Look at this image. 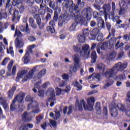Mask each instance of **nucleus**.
<instances>
[{"mask_svg": "<svg viewBox=\"0 0 130 130\" xmlns=\"http://www.w3.org/2000/svg\"><path fill=\"white\" fill-rule=\"evenodd\" d=\"M91 13H92V9L90 7H87L85 8L82 12V15L83 16H80L79 15H75V17H72V18H75V22H74L70 26L69 31L73 32L76 31V27L78 25V23H85L86 22V19L88 20L89 16H91Z\"/></svg>", "mask_w": 130, "mask_h": 130, "instance_id": "obj_1", "label": "nucleus"}, {"mask_svg": "<svg viewBox=\"0 0 130 130\" xmlns=\"http://www.w3.org/2000/svg\"><path fill=\"white\" fill-rule=\"evenodd\" d=\"M87 105L85 103V101L81 100L79 102L78 100L76 101V110L82 111L83 107L85 110L93 111L94 110V104H95V99L93 97L89 98L87 100Z\"/></svg>", "mask_w": 130, "mask_h": 130, "instance_id": "obj_2", "label": "nucleus"}, {"mask_svg": "<svg viewBox=\"0 0 130 130\" xmlns=\"http://www.w3.org/2000/svg\"><path fill=\"white\" fill-rule=\"evenodd\" d=\"M89 48L90 47L88 45H85L82 47L81 45L79 44L74 46L73 47V49L76 52H79V51H80V57L83 59H87V58L90 57V50H89Z\"/></svg>", "mask_w": 130, "mask_h": 130, "instance_id": "obj_3", "label": "nucleus"}, {"mask_svg": "<svg viewBox=\"0 0 130 130\" xmlns=\"http://www.w3.org/2000/svg\"><path fill=\"white\" fill-rule=\"evenodd\" d=\"M110 113L111 116L113 117H116L118 114V110L122 111V112H125L126 109L124 106L122 104L112 103L110 105Z\"/></svg>", "mask_w": 130, "mask_h": 130, "instance_id": "obj_4", "label": "nucleus"}, {"mask_svg": "<svg viewBox=\"0 0 130 130\" xmlns=\"http://www.w3.org/2000/svg\"><path fill=\"white\" fill-rule=\"evenodd\" d=\"M65 8L69 9V12L72 13L70 14V17H76V16L79 15V6L74 4L73 1H68L65 4Z\"/></svg>", "mask_w": 130, "mask_h": 130, "instance_id": "obj_5", "label": "nucleus"}, {"mask_svg": "<svg viewBox=\"0 0 130 130\" xmlns=\"http://www.w3.org/2000/svg\"><path fill=\"white\" fill-rule=\"evenodd\" d=\"M73 60L74 61V65H72L70 67V69L69 70L71 74L77 72L78 68L81 67V64H80L81 58H80V56L79 55H74L73 56Z\"/></svg>", "mask_w": 130, "mask_h": 130, "instance_id": "obj_6", "label": "nucleus"}, {"mask_svg": "<svg viewBox=\"0 0 130 130\" xmlns=\"http://www.w3.org/2000/svg\"><path fill=\"white\" fill-rule=\"evenodd\" d=\"M25 98V94L20 93L16 96L10 106V109L12 111H14L17 108V105H16V102L18 103H22L23 100Z\"/></svg>", "mask_w": 130, "mask_h": 130, "instance_id": "obj_7", "label": "nucleus"}, {"mask_svg": "<svg viewBox=\"0 0 130 130\" xmlns=\"http://www.w3.org/2000/svg\"><path fill=\"white\" fill-rule=\"evenodd\" d=\"M41 69V66H37L35 67H34L33 69L30 70L28 73L24 77V78L22 79V82L24 83V82H27L28 80L32 79V78H33L34 73H35V72H39V71H40Z\"/></svg>", "mask_w": 130, "mask_h": 130, "instance_id": "obj_8", "label": "nucleus"}, {"mask_svg": "<svg viewBox=\"0 0 130 130\" xmlns=\"http://www.w3.org/2000/svg\"><path fill=\"white\" fill-rule=\"evenodd\" d=\"M117 73L115 68L113 67L112 68L108 69L106 72H103V76L105 78H114L117 75Z\"/></svg>", "mask_w": 130, "mask_h": 130, "instance_id": "obj_9", "label": "nucleus"}, {"mask_svg": "<svg viewBox=\"0 0 130 130\" xmlns=\"http://www.w3.org/2000/svg\"><path fill=\"white\" fill-rule=\"evenodd\" d=\"M11 2V0H8L7 3L6 4V9H8V10L9 12V13L10 15H12L13 14V18L12 21L13 22H15V20H16V18L18 17V15H19V11H15L13 10L12 8V5H10V3Z\"/></svg>", "mask_w": 130, "mask_h": 130, "instance_id": "obj_10", "label": "nucleus"}, {"mask_svg": "<svg viewBox=\"0 0 130 130\" xmlns=\"http://www.w3.org/2000/svg\"><path fill=\"white\" fill-rule=\"evenodd\" d=\"M25 100L27 102L29 103L28 105V110L30 109V108H35L36 107L39 106L38 103H37L36 101H33V98H31L30 95H28L26 97Z\"/></svg>", "mask_w": 130, "mask_h": 130, "instance_id": "obj_11", "label": "nucleus"}, {"mask_svg": "<svg viewBox=\"0 0 130 130\" xmlns=\"http://www.w3.org/2000/svg\"><path fill=\"white\" fill-rule=\"evenodd\" d=\"M127 67V63L124 62L122 63L121 62H119L116 64H115L114 67L116 70L117 72H123L126 69Z\"/></svg>", "mask_w": 130, "mask_h": 130, "instance_id": "obj_12", "label": "nucleus"}, {"mask_svg": "<svg viewBox=\"0 0 130 130\" xmlns=\"http://www.w3.org/2000/svg\"><path fill=\"white\" fill-rule=\"evenodd\" d=\"M41 88V81H39L35 84V88L32 89V90L35 93H36L37 92V90H38L39 96L40 97H43V96H44V90H40V89Z\"/></svg>", "mask_w": 130, "mask_h": 130, "instance_id": "obj_13", "label": "nucleus"}, {"mask_svg": "<svg viewBox=\"0 0 130 130\" xmlns=\"http://www.w3.org/2000/svg\"><path fill=\"white\" fill-rule=\"evenodd\" d=\"M46 95L48 97H50L49 98V101L54 100L55 99V91H54V89L52 88H49L46 92Z\"/></svg>", "mask_w": 130, "mask_h": 130, "instance_id": "obj_14", "label": "nucleus"}, {"mask_svg": "<svg viewBox=\"0 0 130 130\" xmlns=\"http://www.w3.org/2000/svg\"><path fill=\"white\" fill-rule=\"evenodd\" d=\"M56 22V21H55L54 19H53L49 22V24L50 26H51L52 27L48 26L47 27V30L48 31V32H51V33H55V30L54 29V26H55Z\"/></svg>", "mask_w": 130, "mask_h": 130, "instance_id": "obj_15", "label": "nucleus"}, {"mask_svg": "<svg viewBox=\"0 0 130 130\" xmlns=\"http://www.w3.org/2000/svg\"><path fill=\"white\" fill-rule=\"evenodd\" d=\"M15 45L16 48H18L19 49L22 48L24 46V41L23 40V39H19L18 38H17L15 41Z\"/></svg>", "mask_w": 130, "mask_h": 130, "instance_id": "obj_16", "label": "nucleus"}, {"mask_svg": "<svg viewBox=\"0 0 130 130\" xmlns=\"http://www.w3.org/2000/svg\"><path fill=\"white\" fill-rule=\"evenodd\" d=\"M22 119L25 122L31 121L32 118L30 117V113L24 112L22 115Z\"/></svg>", "mask_w": 130, "mask_h": 130, "instance_id": "obj_17", "label": "nucleus"}, {"mask_svg": "<svg viewBox=\"0 0 130 130\" xmlns=\"http://www.w3.org/2000/svg\"><path fill=\"white\" fill-rule=\"evenodd\" d=\"M63 112L64 114H68V115H70V114H72L73 113V106L70 105L69 108L68 107H66L64 108L63 110Z\"/></svg>", "mask_w": 130, "mask_h": 130, "instance_id": "obj_18", "label": "nucleus"}, {"mask_svg": "<svg viewBox=\"0 0 130 130\" xmlns=\"http://www.w3.org/2000/svg\"><path fill=\"white\" fill-rule=\"evenodd\" d=\"M99 32H100V31L99 30V29H98V28H94L91 31V33L90 34V35L92 37V38L90 39V40H95V39H96V36H97V35L99 34Z\"/></svg>", "mask_w": 130, "mask_h": 130, "instance_id": "obj_19", "label": "nucleus"}, {"mask_svg": "<svg viewBox=\"0 0 130 130\" xmlns=\"http://www.w3.org/2000/svg\"><path fill=\"white\" fill-rule=\"evenodd\" d=\"M98 26L99 28H104L105 24L104 23V20L102 19V18L99 17L97 18Z\"/></svg>", "mask_w": 130, "mask_h": 130, "instance_id": "obj_20", "label": "nucleus"}, {"mask_svg": "<svg viewBox=\"0 0 130 130\" xmlns=\"http://www.w3.org/2000/svg\"><path fill=\"white\" fill-rule=\"evenodd\" d=\"M28 127L29 128H32L33 127L32 124H22L20 127V130H27L28 129Z\"/></svg>", "mask_w": 130, "mask_h": 130, "instance_id": "obj_21", "label": "nucleus"}, {"mask_svg": "<svg viewBox=\"0 0 130 130\" xmlns=\"http://www.w3.org/2000/svg\"><path fill=\"white\" fill-rule=\"evenodd\" d=\"M22 59L25 64L30 62V55L28 54V52H26Z\"/></svg>", "mask_w": 130, "mask_h": 130, "instance_id": "obj_22", "label": "nucleus"}, {"mask_svg": "<svg viewBox=\"0 0 130 130\" xmlns=\"http://www.w3.org/2000/svg\"><path fill=\"white\" fill-rule=\"evenodd\" d=\"M103 9L105 13H107V12H110V11L111 10V6L110 5V4L108 3L104 5Z\"/></svg>", "mask_w": 130, "mask_h": 130, "instance_id": "obj_23", "label": "nucleus"}, {"mask_svg": "<svg viewBox=\"0 0 130 130\" xmlns=\"http://www.w3.org/2000/svg\"><path fill=\"white\" fill-rule=\"evenodd\" d=\"M77 39H78L79 42H80V43H84L86 39V37L83 36L82 34H80L78 35Z\"/></svg>", "mask_w": 130, "mask_h": 130, "instance_id": "obj_24", "label": "nucleus"}, {"mask_svg": "<svg viewBox=\"0 0 130 130\" xmlns=\"http://www.w3.org/2000/svg\"><path fill=\"white\" fill-rule=\"evenodd\" d=\"M39 10V8L38 6L30 7L29 9V11L31 14H36Z\"/></svg>", "mask_w": 130, "mask_h": 130, "instance_id": "obj_25", "label": "nucleus"}, {"mask_svg": "<svg viewBox=\"0 0 130 130\" xmlns=\"http://www.w3.org/2000/svg\"><path fill=\"white\" fill-rule=\"evenodd\" d=\"M91 63H95L96 62V58H97V55L96 54V51H93L91 54Z\"/></svg>", "mask_w": 130, "mask_h": 130, "instance_id": "obj_26", "label": "nucleus"}, {"mask_svg": "<svg viewBox=\"0 0 130 130\" xmlns=\"http://www.w3.org/2000/svg\"><path fill=\"white\" fill-rule=\"evenodd\" d=\"M20 30L21 31H25L26 33H28V34H30V29H29V25H28V23H26L25 27L23 25L20 26Z\"/></svg>", "mask_w": 130, "mask_h": 130, "instance_id": "obj_27", "label": "nucleus"}, {"mask_svg": "<svg viewBox=\"0 0 130 130\" xmlns=\"http://www.w3.org/2000/svg\"><path fill=\"white\" fill-rule=\"evenodd\" d=\"M60 9L57 8L56 9L55 12H54V18L53 19L55 20V22L57 21L58 19V14H60Z\"/></svg>", "mask_w": 130, "mask_h": 130, "instance_id": "obj_28", "label": "nucleus"}, {"mask_svg": "<svg viewBox=\"0 0 130 130\" xmlns=\"http://www.w3.org/2000/svg\"><path fill=\"white\" fill-rule=\"evenodd\" d=\"M96 47L98 53L100 54L101 53V52L100 51V46H99V45H97V44H93L92 45L91 50H94Z\"/></svg>", "mask_w": 130, "mask_h": 130, "instance_id": "obj_29", "label": "nucleus"}, {"mask_svg": "<svg viewBox=\"0 0 130 130\" xmlns=\"http://www.w3.org/2000/svg\"><path fill=\"white\" fill-rule=\"evenodd\" d=\"M13 63H14L13 61H11L8 65L7 69L8 70V72L7 73V76H10L11 75V71H12Z\"/></svg>", "mask_w": 130, "mask_h": 130, "instance_id": "obj_30", "label": "nucleus"}, {"mask_svg": "<svg viewBox=\"0 0 130 130\" xmlns=\"http://www.w3.org/2000/svg\"><path fill=\"white\" fill-rule=\"evenodd\" d=\"M26 73H27V71L25 70L19 71L17 74L18 77L17 78V79H19V78H23V76H24V75H25V74Z\"/></svg>", "mask_w": 130, "mask_h": 130, "instance_id": "obj_31", "label": "nucleus"}, {"mask_svg": "<svg viewBox=\"0 0 130 130\" xmlns=\"http://www.w3.org/2000/svg\"><path fill=\"white\" fill-rule=\"evenodd\" d=\"M112 85H113V81L110 79H109L106 81V83L105 85L104 88V89H107V88L110 87V86Z\"/></svg>", "mask_w": 130, "mask_h": 130, "instance_id": "obj_32", "label": "nucleus"}, {"mask_svg": "<svg viewBox=\"0 0 130 130\" xmlns=\"http://www.w3.org/2000/svg\"><path fill=\"white\" fill-rule=\"evenodd\" d=\"M16 91V87L14 86L12 89H10L8 92L9 98H12L14 95V92Z\"/></svg>", "mask_w": 130, "mask_h": 130, "instance_id": "obj_33", "label": "nucleus"}, {"mask_svg": "<svg viewBox=\"0 0 130 130\" xmlns=\"http://www.w3.org/2000/svg\"><path fill=\"white\" fill-rule=\"evenodd\" d=\"M8 15L7 13L3 10H1L0 12V20H3V19H7Z\"/></svg>", "mask_w": 130, "mask_h": 130, "instance_id": "obj_34", "label": "nucleus"}, {"mask_svg": "<svg viewBox=\"0 0 130 130\" xmlns=\"http://www.w3.org/2000/svg\"><path fill=\"white\" fill-rule=\"evenodd\" d=\"M108 44L109 45H114L115 43H116V38L114 37H113L110 39L109 42H108Z\"/></svg>", "mask_w": 130, "mask_h": 130, "instance_id": "obj_35", "label": "nucleus"}, {"mask_svg": "<svg viewBox=\"0 0 130 130\" xmlns=\"http://www.w3.org/2000/svg\"><path fill=\"white\" fill-rule=\"evenodd\" d=\"M97 68L99 69V70H102L103 71V74L104 72V71H105V65L102 63H100L98 64Z\"/></svg>", "mask_w": 130, "mask_h": 130, "instance_id": "obj_36", "label": "nucleus"}, {"mask_svg": "<svg viewBox=\"0 0 130 130\" xmlns=\"http://www.w3.org/2000/svg\"><path fill=\"white\" fill-rule=\"evenodd\" d=\"M45 74H46V69H44L38 74V78H42V77H43Z\"/></svg>", "mask_w": 130, "mask_h": 130, "instance_id": "obj_37", "label": "nucleus"}, {"mask_svg": "<svg viewBox=\"0 0 130 130\" xmlns=\"http://www.w3.org/2000/svg\"><path fill=\"white\" fill-rule=\"evenodd\" d=\"M74 86L76 87L77 91H81V90H82V85H81L78 81L74 82Z\"/></svg>", "mask_w": 130, "mask_h": 130, "instance_id": "obj_38", "label": "nucleus"}, {"mask_svg": "<svg viewBox=\"0 0 130 130\" xmlns=\"http://www.w3.org/2000/svg\"><path fill=\"white\" fill-rule=\"evenodd\" d=\"M34 17L37 20V23L38 25H40L41 24V19L40 18V17L39 16V14H35L34 16Z\"/></svg>", "mask_w": 130, "mask_h": 130, "instance_id": "obj_39", "label": "nucleus"}, {"mask_svg": "<svg viewBox=\"0 0 130 130\" xmlns=\"http://www.w3.org/2000/svg\"><path fill=\"white\" fill-rule=\"evenodd\" d=\"M57 80L59 81V87H64L67 85V82L61 80L59 78H57Z\"/></svg>", "mask_w": 130, "mask_h": 130, "instance_id": "obj_40", "label": "nucleus"}, {"mask_svg": "<svg viewBox=\"0 0 130 130\" xmlns=\"http://www.w3.org/2000/svg\"><path fill=\"white\" fill-rule=\"evenodd\" d=\"M115 56H116V54L114 52H112L110 53L109 55L108 58L109 60H111V59H114V58H115Z\"/></svg>", "mask_w": 130, "mask_h": 130, "instance_id": "obj_41", "label": "nucleus"}, {"mask_svg": "<svg viewBox=\"0 0 130 130\" xmlns=\"http://www.w3.org/2000/svg\"><path fill=\"white\" fill-rule=\"evenodd\" d=\"M115 34V29L112 28L111 29V31H110L109 35H108V37H107V39H109L111 37V36H113V37H114V34Z\"/></svg>", "mask_w": 130, "mask_h": 130, "instance_id": "obj_42", "label": "nucleus"}, {"mask_svg": "<svg viewBox=\"0 0 130 130\" xmlns=\"http://www.w3.org/2000/svg\"><path fill=\"white\" fill-rule=\"evenodd\" d=\"M108 46V42H105L104 43L101 47V50H106V48Z\"/></svg>", "mask_w": 130, "mask_h": 130, "instance_id": "obj_43", "label": "nucleus"}, {"mask_svg": "<svg viewBox=\"0 0 130 130\" xmlns=\"http://www.w3.org/2000/svg\"><path fill=\"white\" fill-rule=\"evenodd\" d=\"M89 34H90V30H89V29L88 28H86L83 30L82 34L85 37H88V36H89Z\"/></svg>", "mask_w": 130, "mask_h": 130, "instance_id": "obj_44", "label": "nucleus"}, {"mask_svg": "<svg viewBox=\"0 0 130 130\" xmlns=\"http://www.w3.org/2000/svg\"><path fill=\"white\" fill-rule=\"evenodd\" d=\"M35 46V45H32L27 47V51H26V52H27L28 54H30V53H32V49L34 48Z\"/></svg>", "mask_w": 130, "mask_h": 130, "instance_id": "obj_45", "label": "nucleus"}, {"mask_svg": "<svg viewBox=\"0 0 130 130\" xmlns=\"http://www.w3.org/2000/svg\"><path fill=\"white\" fill-rule=\"evenodd\" d=\"M55 115L54 117V119H58V118L60 117V113L58 111H57V110H55Z\"/></svg>", "mask_w": 130, "mask_h": 130, "instance_id": "obj_46", "label": "nucleus"}, {"mask_svg": "<svg viewBox=\"0 0 130 130\" xmlns=\"http://www.w3.org/2000/svg\"><path fill=\"white\" fill-rule=\"evenodd\" d=\"M43 3L48 4L50 8H51V7H52V5H53V3H52V1H51V0H43Z\"/></svg>", "mask_w": 130, "mask_h": 130, "instance_id": "obj_47", "label": "nucleus"}, {"mask_svg": "<svg viewBox=\"0 0 130 130\" xmlns=\"http://www.w3.org/2000/svg\"><path fill=\"white\" fill-rule=\"evenodd\" d=\"M10 58L9 57H6L4 59V60L3 61L2 63V66H6V64H7V63H8V62H9V61H10Z\"/></svg>", "mask_w": 130, "mask_h": 130, "instance_id": "obj_48", "label": "nucleus"}, {"mask_svg": "<svg viewBox=\"0 0 130 130\" xmlns=\"http://www.w3.org/2000/svg\"><path fill=\"white\" fill-rule=\"evenodd\" d=\"M40 109L39 108V106L36 107V108H34V110L31 111L33 113H39L40 112Z\"/></svg>", "mask_w": 130, "mask_h": 130, "instance_id": "obj_49", "label": "nucleus"}, {"mask_svg": "<svg viewBox=\"0 0 130 130\" xmlns=\"http://www.w3.org/2000/svg\"><path fill=\"white\" fill-rule=\"evenodd\" d=\"M0 103L3 106L6 105V104H7L6 99L4 98H0Z\"/></svg>", "mask_w": 130, "mask_h": 130, "instance_id": "obj_50", "label": "nucleus"}, {"mask_svg": "<svg viewBox=\"0 0 130 130\" xmlns=\"http://www.w3.org/2000/svg\"><path fill=\"white\" fill-rule=\"evenodd\" d=\"M62 92H63V89L61 90V89L58 88H57L56 89V94L57 96H59V95H60V94H61Z\"/></svg>", "mask_w": 130, "mask_h": 130, "instance_id": "obj_51", "label": "nucleus"}, {"mask_svg": "<svg viewBox=\"0 0 130 130\" xmlns=\"http://www.w3.org/2000/svg\"><path fill=\"white\" fill-rule=\"evenodd\" d=\"M16 36H17V37H22L23 35H22V32H21L20 31L16 30L14 37H16Z\"/></svg>", "mask_w": 130, "mask_h": 130, "instance_id": "obj_52", "label": "nucleus"}, {"mask_svg": "<svg viewBox=\"0 0 130 130\" xmlns=\"http://www.w3.org/2000/svg\"><path fill=\"white\" fill-rule=\"evenodd\" d=\"M7 53H10L12 56H14V50L12 47H10L9 49L7 48Z\"/></svg>", "mask_w": 130, "mask_h": 130, "instance_id": "obj_53", "label": "nucleus"}, {"mask_svg": "<svg viewBox=\"0 0 130 130\" xmlns=\"http://www.w3.org/2000/svg\"><path fill=\"white\" fill-rule=\"evenodd\" d=\"M103 39V34L100 33L97 37L96 40L98 41H102Z\"/></svg>", "mask_w": 130, "mask_h": 130, "instance_id": "obj_54", "label": "nucleus"}, {"mask_svg": "<svg viewBox=\"0 0 130 130\" xmlns=\"http://www.w3.org/2000/svg\"><path fill=\"white\" fill-rule=\"evenodd\" d=\"M66 24V20L65 19H61L59 20L58 25L59 26V27H62V25H64Z\"/></svg>", "mask_w": 130, "mask_h": 130, "instance_id": "obj_55", "label": "nucleus"}, {"mask_svg": "<svg viewBox=\"0 0 130 130\" xmlns=\"http://www.w3.org/2000/svg\"><path fill=\"white\" fill-rule=\"evenodd\" d=\"M92 76L93 77H95L96 79H98V81H100V76H101L100 73H93Z\"/></svg>", "mask_w": 130, "mask_h": 130, "instance_id": "obj_56", "label": "nucleus"}, {"mask_svg": "<svg viewBox=\"0 0 130 130\" xmlns=\"http://www.w3.org/2000/svg\"><path fill=\"white\" fill-rule=\"evenodd\" d=\"M28 40L30 42H34V41H36V38L35 37L30 36L28 37Z\"/></svg>", "mask_w": 130, "mask_h": 130, "instance_id": "obj_57", "label": "nucleus"}, {"mask_svg": "<svg viewBox=\"0 0 130 130\" xmlns=\"http://www.w3.org/2000/svg\"><path fill=\"white\" fill-rule=\"evenodd\" d=\"M77 4L78 6H80L81 8H84L85 6V3L84 2H82L81 0H78Z\"/></svg>", "mask_w": 130, "mask_h": 130, "instance_id": "obj_58", "label": "nucleus"}, {"mask_svg": "<svg viewBox=\"0 0 130 130\" xmlns=\"http://www.w3.org/2000/svg\"><path fill=\"white\" fill-rule=\"evenodd\" d=\"M119 79L121 81H122L123 80H125L126 79V77L125 76V74H120L119 75Z\"/></svg>", "mask_w": 130, "mask_h": 130, "instance_id": "obj_59", "label": "nucleus"}, {"mask_svg": "<svg viewBox=\"0 0 130 130\" xmlns=\"http://www.w3.org/2000/svg\"><path fill=\"white\" fill-rule=\"evenodd\" d=\"M95 3L96 5H102L104 3V0H95Z\"/></svg>", "mask_w": 130, "mask_h": 130, "instance_id": "obj_60", "label": "nucleus"}, {"mask_svg": "<svg viewBox=\"0 0 130 130\" xmlns=\"http://www.w3.org/2000/svg\"><path fill=\"white\" fill-rule=\"evenodd\" d=\"M127 99L126 100L127 104H130V91L127 93Z\"/></svg>", "mask_w": 130, "mask_h": 130, "instance_id": "obj_61", "label": "nucleus"}, {"mask_svg": "<svg viewBox=\"0 0 130 130\" xmlns=\"http://www.w3.org/2000/svg\"><path fill=\"white\" fill-rule=\"evenodd\" d=\"M94 7L98 11H100L101 10V6H100V5H99L98 4H94Z\"/></svg>", "mask_w": 130, "mask_h": 130, "instance_id": "obj_62", "label": "nucleus"}, {"mask_svg": "<svg viewBox=\"0 0 130 130\" xmlns=\"http://www.w3.org/2000/svg\"><path fill=\"white\" fill-rule=\"evenodd\" d=\"M62 78L63 79V80H65L66 81H67V80H69V75L63 74L62 76Z\"/></svg>", "mask_w": 130, "mask_h": 130, "instance_id": "obj_63", "label": "nucleus"}, {"mask_svg": "<svg viewBox=\"0 0 130 130\" xmlns=\"http://www.w3.org/2000/svg\"><path fill=\"white\" fill-rule=\"evenodd\" d=\"M120 19V17L118 16H116L115 17H113L112 20L114 22H117L118 20Z\"/></svg>", "mask_w": 130, "mask_h": 130, "instance_id": "obj_64", "label": "nucleus"}]
</instances>
